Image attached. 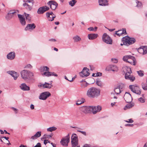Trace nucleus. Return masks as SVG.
<instances>
[{"instance_id": "nucleus-56", "label": "nucleus", "mask_w": 147, "mask_h": 147, "mask_svg": "<svg viewBox=\"0 0 147 147\" xmlns=\"http://www.w3.org/2000/svg\"><path fill=\"white\" fill-rule=\"evenodd\" d=\"M32 66L30 64H28L25 67V68H28L31 69L32 68Z\"/></svg>"}, {"instance_id": "nucleus-21", "label": "nucleus", "mask_w": 147, "mask_h": 147, "mask_svg": "<svg viewBox=\"0 0 147 147\" xmlns=\"http://www.w3.org/2000/svg\"><path fill=\"white\" fill-rule=\"evenodd\" d=\"M127 62L130 63L133 65H135L136 64V59L134 57L130 56V57L127 61Z\"/></svg>"}, {"instance_id": "nucleus-29", "label": "nucleus", "mask_w": 147, "mask_h": 147, "mask_svg": "<svg viewBox=\"0 0 147 147\" xmlns=\"http://www.w3.org/2000/svg\"><path fill=\"white\" fill-rule=\"evenodd\" d=\"M73 39L75 42H78L81 40V38L78 35L74 36Z\"/></svg>"}, {"instance_id": "nucleus-33", "label": "nucleus", "mask_w": 147, "mask_h": 147, "mask_svg": "<svg viewBox=\"0 0 147 147\" xmlns=\"http://www.w3.org/2000/svg\"><path fill=\"white\" fill-rule=\"evenodd\" d=\"M137 88V87H136L132 85H130L129 86V88L131 90V91H132L133 93H134L136 92V90Z\"/></svg>"}, {"instance_id": "nucleus-16", "label": "nucleus", "mask_w": 147, "mask_h": 147, "mask_svg": "<svg viewBox=\"0 0 147 147\" xmlns=\"http://www.w3.org/2000/svg\"><path fill=\"white\" fill-rule=\"evenodd\" d=\"M138 52L143 55L147 53V47L146 46L141 47L138 49Z\"/></svg>"}, {"instance_id": "nucleus-60", "label": "nucleus", "mask_w": 147, "mask_h": 147, "mask_svg": "<svg viewBox=\"0 0 147 147\" xmlns=\"http://www.w3.org/2000/svg\"><path fill=\"white\" fill-rule=\"evenodd\" d=\"M102 75V73L100 72H97V73H96V76H101Z\"/></svg>"}, {"instance_id": "nucleus-54", "label": "nucleus", "mask_w": 147, "mask_h": 147, "mask_svg": "<svg viewBox=\"0 0 147 147\" xmlns=\"http://www.w3.org/2000/svg\"><path fill=\"white\" fill-rule=\"evenodd\" d=\"M11 108L13 110V111H14V112H15V113L16 114L17 113H18V109H16V108L14 107H12Z\"/></svg>"}, {"instance_id": "nucleus-51", "label": "nucleus", "mask_w": 147, "mask_h": 147, "mask_svg": "<svg viewBox=\"0 0 147 147\" xmlns=\"http://www.w3.org/2000/svg\"><path fill=\"white\" fill-rule=\"evenodd\" d=\"M111 61L115 63H117L118 61L117 59L116 58H112L111 59Z\"/></svg>"}, {"instance_id": "nucleus-22", "label": "nucleus", "mask_w": 147, "mask_h": 147, "mask_svg": "<svg viewBox=\"0 0 147 147\" xmlns=\"http://www.w3.org/2000/svg\"><path fill=\"white\" fill-rule=\"evenodd\" d=\"M20 88L23 91H28L30 90L29 87L27 86L25 83L22 84L20 86Z\"/></svg>"}, {"instance_id": "nucleus-59", "label": "nucleus", "mask_w": 147, "mask_h": 147, "mask_svg": "<svg viewBox=\"0 0 147 147\" xmlns=\"http://www.w3.org/2000/svg\"><path fill=\"white\" fill-rule=\"evenodd\" d=\"M88 29L90 31H94V28L93 27H90L88 28Z\"/></svg>"}, {"instance_id": "nucleus-43", "label": "nucleus", "mask_w": 147, "mask_h": 147, "mask_svg": "<svg viewBox=\"0 0 147 147\" xmlns=\"http://www.w3.org/2000/svg\"><path fill=\"white\" fill-rule=\"evenodd\" d=\"M137 73L140 76L142 77L144 76L143 71L142 70L137 71Z\"/></svg>"}, {"instance_id": "nucleus-13", "label": "nucleus", "mask_w": 147, "mask_h": 147, "mask_svg": "<svg viewBox=\"0 0 147 147\" xmlns=\"http://www.w3.org/2000/svg\"><path fill=\"white\" fill-rule=\"evenodd\" d=\"M106 70L109 71H117L118 69L115 65H110L107 66L106 68Z\"/></svg>"}, {"instance_id": "nucleus-61", "label": "nucleus", "mask_w": 147, "mask_h": 147, "mask_svg": "<svg viewBox=\"0 0 147 147\" xmlns=\"http://www.w3.org/2000/svg\"><path fill=\"white\" fill-rule=\"evenodd\" d=\"M125 126H126L133 127L134 126V125L133 124H127L125 125Z\"/></svg>"}, {"instance_id": "nucleus-49", "label": "nucleus", "mask_w": 147, "mask_h": 147, "mask_svg": "<svg viewBox=\"0 0 147 147\" xmlns=\"http://www.w3.org/2000/svg\"><path fill=\"white\" fill-rule=\"evenodd\" d=\"M44 84H43L41 83H40L38 85V86L40 88H44Z\"/></svg>"}, {"instance_id": "nucleus-27", "label": "nucleus", "mask_w": 147, "mask_h": 147, "mask_svg": "<svg viewBox=\"0 0 147 147\" xmlns=\"http://www.w3.org/2000/svg\"><path fill=\"white\" fill-rule=\"evenodd\" d=\"M51 84V83H49L46 82H45L44 83V88H51L53 86V85Z\"/></svg>"}, {"instance_id": "nucleus-26", "label": "nucleus", "mask_w": 147, "mask_h": 147, "mask_svg": "<svg viewBox=\"0 0 147 147\" xmlns=\"http://www.w3.org/2000/svg\"><path fill=\"white\" fill-rule=\"evenodd\" d=\"M99 5L102 6L108 5V4L107 0H99Z\"/></svg>"}, {"instance_id": "nucleus-39", "label": "nucleus", "mask_w": 147, "mask_h": 147, "mask_svg": "<svg viewBox=\"0 0 147 147\" xmlns=\"http://www.w3.org/2000/svg\"><path fill=\"white\" fill-rule=\"evenodd\" d=\"M114 92L117 94H119L121 92L120 88L118 87L114 89Z\"/></svg>"}, {"instance_id": "nucleus-52", "label": "nucleus", "mask_w": 147, "mask_h": 147, "mask_svg": "<svg viewBox=\"0 0 147 147\" xmlns=\"http://www.w3.org/2000/svg\"><path fill=\"white\" fill-rule=\"evenodd\" d=\"M77 131L78 132H80L82 134H83V135H84V136H86V132L85 131H81L80 130H77Z\"/></svg>"}, {"instance_id": "nucleus-44", "label": "nucleus", "mask_w": 147, "mask_h": 147, "mask_svg": "<svg viewBox=\"0 0 147 147\" xmlns=\"http://www.w3.org/2000/svg\"><path fill=\"white\" fill-rule=\"evenodd\" d=\"M52 137V136L51 135H48L47 134H45L44 135V138H45V139H49Z\"/></svg>"}, {"instance_id": "nucleus-1", "label": "nucleus", "mask_w": 147, "mask_h": 147, "mask_svg": "<svg viewBox=\"0 0 147 147\" xmlns=\"http://www.w3.org/2000/svg\"><path fill=\"white\" fill-rule=\"evenodd\" d=\"M100 90L95 87H91L89 88L87 93V96L90 98L97 97L100 95Z\"/></svg>"}, {"instance_id": "nucleus-24", "label": "nucleus", "mask_w": 147, "mask_h": 147, "mask_svg": "<svg viewBox=\"0 0 147 147\" xmlns=\"http://www.w3.org/2000/svg\"><path fill=\"white\" fill-rule=\"evenodd\" d=\"M98 36V34H88V36L89 39L92 40L96 38Z\"/></svg>"}, {"instance_id": "nucleus-3", "label": "nucleus", "mask_w": 147, "mask_h": 147, "mask_svg": "<svg viewBox=\"0 0 147 147\" xmlns=\"http://www.w3.org/2000/svg\"><path fill=\"white\" fill-rule=\"evenodd\" d=\"M71 143L72 147H80L78 144V136L76 134L72 135L71 138Z\"/></svg>"}, {"instance_id": "nucleus-34", "label": "nucleus", "mask_w": 147, "mask_h": 147, "mask_svg": "<svg viewBox=\"0 0 147 147\" xmlns=\"http://www.w3.org/2000/svg\"><path fill=\"white\" fill-rule=\"evenodd\" d=\"M23 5L28 10H30L32 9L31 7L26 3L23 4Z\"/></svg>"}, {"instance_id": "nucleus-55", "label": "nucleus", "mask_w": 147, "mask_h": 147, "mask_svg": "<svg viewBox=\"0 0 147 147\" xmlns=\"http://www.w3.org/2000/svg\"><path fill=\"white\" fill-rule=\"evenodd\" d=\"M37 138V133H36L35 134L34 136H32L31 137V139L34 140L36 139Z\"/></svg>"}, {"instance_id": "nucleus-25", "label": "nucleus", "mask_w": 147, "mask_h": 147, "mask_svg": "<svg viewBox=\"0 0 147 147\" xmlns=\"http://www.w3.org/2000/svg\"><path fill=\"white\" fill-rule=\"evenodd\" d=\"M123 71L125 73V74H131V69L129 67L125 66L123 68Z\"/></svg>"}, {"instance_id": "nucleus-11", "label": "nucleus", "mask_w": 147, "mask_h": 147, "mask_svg": "<svg viewBox=\"0 0 147 147\" xmlns=\"http://www.w3.org/2000/svg\"><path fill=\"white\" fill-rule=\"evenodd\" d=\"M90 106H84L80 108V110L85 113H88L90 112Z\"/></svg>"}, {"instance_id": "nucleus-2", "label": "nucleus", "mask_w": 147, "mask_h": 147, "mask_svg": "<svg viewBox=\"0 0 147 147\" xmlns=\"http://www.w3.org/2000/svg\"><path fill=\"white\" fill-rule=\"evenodd\" d=\"M21 76L22 79L24 80H29L32 78L34 76V74L28 70H24L21 72Z\"/></svg>"}, {"instance_id": "nucleus-18", "label": "nucleus", "mask_w": 147, "mask_h": 147, "mask_svg": "<svg viewBox=\"0 0 147 147\" xmlns=\"http://www.w3.org/2000/svg\"><path fill=\"white\" fill-rule=\"evenodd\" d=\"M16 56L14 52H11L9 53L7 55V58L9 60H12L14 59Z\"/></svg>"}, {"instance_id": "nucleus-42", "label": "nucleus", "mask_w": 147, "mask_h": 147, "mask_svg": "<svg viewBox=\"0 0 147 147\" xmlns=\"http://www.w3.org/2000/svg\"><path fill=\"white\" fill-rule=\"evenodd\" d=\"M96 84L99 86H101L102 83L101 81L99 80H97L96 82Z\"/></svg>"}, {"instance_id": "nucleus-45", "label": "nucleus", "mask_w": 147, "mask_h": 147, "mask_svg": "<svg viewBox=\"0 0 147 147\" xmlns=\"http://www.w3.org/2000/svg\"><path fill=\"white\" fill-rule=\"evenodd\" d=\"M13 16L10 14H8L7 13V15L5 17L6 19L8 20H10L12 17Z\"/></svg>"}, {"instance_id": "nucleus-63", "label": "nucleus", "mask_w": 147, "mask_h": 147, "mask_svg": "<svg viewBox=\"0 0 147 147\" xmlns=\"http://www.w3.org/2000/svg\"><path fill=\"white\" fill-rule=\"evenodd\" d=\"M41 136V132L37 131V138L40 137Z\"/></svg>"}, {"instance_id": "nucleus-9", "label": "nucleus", "mask_w": 147, "mask_h": 147, "mask_svg": "<svg viewBox=\"0 0 147 147\" xmlns=\"http://www.w3.org/2000/svg\"><path fill=\"white\" fill-rule=\"evenodd\" d=\"M90 112L93 114H95L99 112L102 109L101 107L100 106H90Z\"/></svg>"}, {"instance_id": "nucleus-46", "label": "nucleus", "mask_w": 147, "mask_h": 147, "mask_svg": "<svg viewBox=\"0 0 147 147\" xmlns=\"http://www.w3.org/2000/svg\"><path fill=\"white\" fill-rule=\"evenodd\" d=\"M121 30H119L116 32L115 34L118 36H120L122 34V33H121Z\"/></svg>"}, {"instance_id": "nucleus-20", "label": "nucleus", "mask_w": 147, "mask_h": 147, "mask_svg": "<svg viewBox=\"0 0 147 147\" xmlns=\"http://www.w3.org/2000/svg\"><path fill=\"white\" fill-rule=\"evenodd\" d=\"M18 16L20 22L22 26L25 25L26 24L25 18L23 16L20 14H18Z\"/></svg>"}, {"instance_id": "nucleus-15", "label": "nucleus", "mask_w": 147, "mask_h": 147, "mask_svg": "<svg viewBox=\"0 0 147 147\" xmlns=\"http://www.w3.org/2000/svg\"><path fill=\"white\" fill-rule=\"evenodd\" d=\"M46 16L49 21H52L54 20L55 17V16L52 11L47 12L46 13Z\"/></svg>"}, {"instance_id": "nucleus-64", "label": "nucleus", "mask_w": 147, "mask_h": 147, "mask_svg": "<svg viewBox=\"0 0 147 147\" xmlns=\"http://www.w3.org/2000/svg\"><path fill=\"white\" fill-rule=\"evenodd\" d=\"M90 145L88 144H84L83 147H90Z\"/></svg>"}, {"instance_id": "nucleus-10", "label": "nucleus", "mask_w": 147, "mask_h": 147, "mask_svg": "<svg viewBox=\"0 0 147 147\" xmlns=\"http://www.w3.org/2000/svg\"><path fill=\"white\" fill-rule=\"evenodd\" d=\"M47 4L50 6V8L53 10H55L58 6L57 3L53 1H49Z\"/></svg>"}, {"instance_id": "nucleus-41", "label": "nucleus", "mask_w": 147, "mask_h": 147, "mask_svg": "<svg viewBox=\"0 0 147 147\" xmlns=\"http://www.w3.org/2000/svg\"><path fill=\"white\" fill-rule=\"evenodd\" d=\"M142 86L143 89L144 90H147V84L142 83Z\"/></svg>"}, {"instance_id": "nucleus-53", "label": "nucleus", "mask_w": 147, "mask_h": 147, "mask_svg": "<svg viewBox=\"0 0 147 147\" xmlns=\"http://www.w3.org/2000/svg\"><path fill=\"white\" fill-rule=\"evenodd\" d=\"M121 30V33H122V34H127L126 29L125 28H123L122 30Z\"/></svg>"}, {"instance_id": "nucleus-31", "label": "nucleus", "mask_w": 147, "mask_h": 147, "mask_svg": "<svg viewBox=\"0 0 147 147\" xmlns=\"http://www.w3.org/2000/svg\"><path fill=\"white\" fill-rule=\"evenodd\" d=\"M136 3L137 5H136V6L138 8H141L142 7L143 5L142 4V3L140 2L139 1H136Z\"/></svg>"}, {"instance_id": "nucleus-32", "label": "nucleus", "mask_w": 147, "mask_h": 147, "mask_svg": "<svg viewBox=\"0 0 147 147\" xmlns=\"http://www.w3.org/2000/svg\"><path fill=\"white\" fill-rule=\"evenodd\" d=\"M85 99L83 98H82L81 99L78 100L76 103L77 105H78L84 102Z\"/></svg>"}, {"instance_id": "nucleus-8", "label": "nucleus", "mask_w": 147, "mask_h": 147, "mask_svg": "<svg viewBox=\"0 0 147 147\" xmlns=\"http://www.w3.org/2000/svg\"><path fill=\"white\" fill-rule=\"evenodd\" d=\"M89 70V69L87 67H84L82 71L80 73V76L82 77L88 76L90 74L88 72Z\"/></svg>"}, {"instance_id": "nucleus-38", "label": "nucleus", "mask_w": 147, "mask_h": 147, "mask_svg": "<svg viewBox=\"0 0 147 147\" xmlns=\"http://www.w3.org/2000/svg\"><path fill=\"white\" fill-rule=\"evenodd\" d=\"M57 128L55 127H50L47 129V131H48L52 132L55 131L57 129Z\"/></svg>"}, {"instance_id": "nucleus-58", "label": "nucleus", "mask_w": 147, "mask_h": 147, "mask_svg": "<svg viewBox=\"0 0 147 147\" xmlns=\"http://www.w3.org/2000/svg\"><path fill=\"white\" fill-rule=\"evenodd\" d=\"M51 76H54L55 77H57L58 76V75L54 72H51Z\"/></svg>"}, {"instance_id": "nucleus-30", "label": "nucleus", "mask_w": 147, "mask_h": 147, "mask_svg": "<svg viewBox=\"0 0 147 147\" xmlns=\"http://www.w3.org/2000/svg\"><path fill=\"white\" fill-rule=\"evenodd\" d=\"M24 14L26 20H27L28 22H30L31 19L30 16L29 14H27L25 12L24 13Z\"/></svg>"}, {"instance_id": "nucleus-5", "label": "nucleus", "mask_w": 147, "mask_h": 147, "mask_svg": "<svg viewBox=\"0 0 147 147\" xmlns=\"http://www.w3.org/2000/svg\"><path fill=\"white\" fill-rule=\"evenodd\" d=\"M51 96V93L49 91H45L40 94L38 97L40 100H45Z\"/></svg>"}, {"instance_id": "nucleus-50", "label": "nucleus", "mask_w": 147, "mask_h": 147, "mask_svg": "<svg viewBox=\"0 0 147 147\" xmlns=\"http://www.w3.org/2000/svg\"><path fill=\"white\" fill-rule=\"evenodd\" d=\"M124 40H124L123 39V38L122 39V42L123 43H121L120 44L121 45L123 46V45H127V43Z\"/></svg>"}, {"instance_id": "nucleus-28", "label": "nucleus", "mask_w": 147, "mask_h": 147, "mask_svg": "<svg viewBox=\"0 0 147 147\" xmlns=\"http://www.w3.org/2000/svg\"><path fill=\"white\" fill-rule=\"evenodd\" d=\"M134 103H131L130 102V103H129L124 108V110H126L127 109H130L132 107L134 106Z\"/></svg>"}, {"instance_id": "nucleus-35", "label": "nucleus", "mask_w": 147, "mask_h": 147, "mask_svg": "<svg viewBox=\"0 0 147 147\" xmlns=\"http://www.w3.org/2000/svg\"><path fill=\"white\" fill-rule=\"evenodd\" d=\"M41 71H49V68L47 66H44L41 67Z\"/></svg>"}, {"instance_id": "nucleus-4", "label": "nucleus", "mask_w": 147, "mask_h": 147, "mask_svg": "<svg viewBox=\"0 0 147 147\" xmlns=\"http://www.w3.org/2000/svg\"><path fill=\"white\" fill-rule=\"evenodd\" d=\"M102 40L103 42L108 44L111 45L112 44V40L107 34L105 33L102 35Z\"/></svg>"}, {"instance_id": "nucleus-40", "label": "nucleus", "mask_w": 147, "mask_h": 147, "mask_svg": "<svg viewBox=\"0 0 147 147\" xmlns=\"http://www.w3.org/2000/svg\"><path fill=\"white\" fill-rule=\"evenodd\" d=\"M130 56H131L130 55H126V56H123V60L124 61H126V62H127V61L128 60V59H129V58L130 57Z\"/></svg>"}, {"instance_id": "nucleus-62", "label": "nucleus", "mask_w": 147, "mask_h": 147, "mask_svg": "<svg viewBox=\"0 0 147 147\" xmlns=\"http://www.w3.org/2000/svg\"><path fill=\"white\" fill-rule=\"evenodd\" d=\"M16 12L15 11H10L9 13H8V14H14Z\"/></svg>"}, {"instance_id": "nucleus-47", "label": "nucleus", "mask_w": 147, "mask_h": 147, "mask_svg": "<svg viewBox=\"0 0 147 147\" xmlns=\"http://www.w3.org/2000/svg\"><path fill=\"white\" fill-rule=\"evenodd\" d=\"M138 100L141 103H144L145 101V100L143 98L140 97L138 98Z\"/></svg>"}, {"instance_id": "nucleus-14", "label": "nucleus", "mask_w": 147, "mask_h": 147, "mask_svg": "<svg viewBox=\"0 0 147 147\" xmlns=\"http://www.w3.org/2000/svg\"><path fill=\"white\" fill-rule=\"evenodd\" d=\"M49 9V7L47 6H44L40 7L37 11V13L39 14H42L45 12L46 11Z\"/></svg>"}, {"instance_id": "nucleus-57", "label": "nucleus", "mask_w": 147, "mask_h": 147, "mask_svg": "<svg viewBox=\"0 0 147 147\" xmlns=\"http://www.w3.org/2000/svg\"><path fill=\"white\" fill-rule=\"evenodd\" d=\"M125 121L127 123H132L134 122V121L131 119H130L128 121Z\"/></svg>"}, {"instance_id": "nucleus-7", "label": "nucleus", "mask_w": 147, "mask_h": 147, "mask_svg": "<svg viewBox=\"0 0 147 147\" xmlns=\"http://www.w3.org/2000/svg\"><path fill=\"white\" fill-rule=\"evenodd\" d=\"M123 39L126 42L128 45H130L133 44L135 42V39L133 38H130L128 36H125L123 37Z\"/></svg>"}, {"instance_id": "nucleus-6", "label": "nucleus", "mask_w": 147, "mask_h": 147, "mask_svg": "<svg viewBox=\"0 0 147 147\" xmlns=\"http://www.w3.org/2000/svg\"><path fill=\"white\" fill-rule=\"evenodd\" d=\"M69 141V136L68 134L65 138H63L60 142L61 144L63 146H67L68 143Z\"/></svg>"}, {"instance_id": "nucleus-36", "label": "nucleus", "mask_w": 147, "mask_h": 147, "mask_svg": "<svg viewBox=\"0 0 147 147\" xmlns=\"http://www.w3.org/2000/svg\"><path fill=\"white\" fill-rule=\"evenodd\" d=\"M51 72L49 71H45L42 74V75L43 76L49 77L51 76Z\"/></svg>"}, {"instance_id": "nucleus-12", "label": "nucleus", "mask_w": 147, "mask_h": 147, "mask_svg": "<svg viewBox=\"0 0 147 147\" xmlns=\"http://www.w3.org/2000/svg\"><path fill=\"white\" fill-rule=\"evenodd\" d=\"M124 98L126 102L129 103L132 102V99L131 94L126 92L124 96Z\"/></svg>"}, {"instance_id": "nucleus-37", "label": "nucleus", "mask_w": 147, "mask_h": 147, "mask_svg": "<svg viewBox=\"0 0 147 147\" xmlns=\"http://www.w3.org/2000/svg\"><path fill=\"white\" fill-rule=\"evenodd\" d=\"M77 2V1L76 0H72L70 1L69 2V4L71 7L74 6L75 4Z\"/></svg>"}, {"instance_id": "nucleus-17", "label": "nucleus", "mask_w": 147, "mask_h": 147, "mask_svg": "<svg viewBox=\"0 0 147 147\" xmlns=\"http://www.w3.org/2000/svg\"><path fill=\"white\" fill-rule=\"evenodd\" d=\"M36 27V25L34 23L28 24L25 27L24 30L26 31L28 30L31 31L34 29Z\"/></svg>"}, {"instance_id": "nucleus-48", "label": "nucleus", "mask_w": 147, "mask_h": 147, "mask_svg": "<svg viewBox=\"0 0 147 147\" xmlns=\"http://www.w3.org/2000/svg\"><path fill=\"white\" fill-rule=\"evenodd\" d=\"M136 92H135L134 93L136 94H138L140 95L141 93V91L140 90L138 89H137V88L136 90Z\"/></svg>"}, {"instance_id": "nucleus-23", "label": "nucleus", "mask_w": 147, "mask_h": 147, "mask_svg": "<svg viewBox=\"0 0 147 147\" xmlns=\"http://www.w3.org/2000/svg\"><path fill=\"white\" fill-rule=\"evenodd\" d=\"M131 74L125 75V78L126 79L129 80L133 82L135 79V77L133 76L130 75Z\"/></svg>"}, {"instance_id": "nucleus-19", "label": "nucleus", "mask_w": 147, "mask_h": 147, "mask_svg": "<svg viewBox=\"0 0 147 147\" xmlns=\"http://www.w3.org/2000/svg\"><path fill=\"white\" fill-rule=\"evenodd\" d=\"M7 73L13 77L15 80L17 79L19 76L18 74L13 71H7Z\"/></svg>"}]
</instances>
